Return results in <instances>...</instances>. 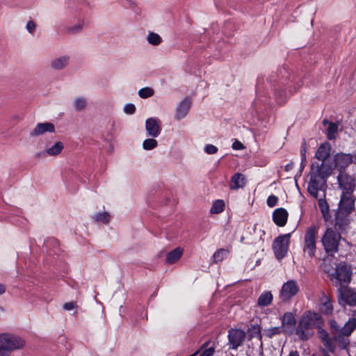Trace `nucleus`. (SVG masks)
Wrapping results in <instances>:
<instances>
[{"instance_id": "obj_1", "label": "nucleus", "mask_w": 356, "mask_h": 356, "mask_svg": "<svg viewBox=\"0 0 356 356\" xmlns=\"http://www.w3.org/2000/svg\"><path fill=\"white\" fill-rule=\"evenodd\" d=\"M329 325L333 340L341 348H346L350 343V335L356 328V318H350L343 325L332 319L329 321Z\"/></svg>"}, {"instance_id": "obj_2", "label": "nucleus", "mask_w": 356, "mask_h": 356, "mask_svg": "<svg viewBox=\"0 0 356 356\" xmlns=\"http://www.w3.org/2000/svg\"><path fill=\"white\" fill-rule=\"evenodd\" d=\"M25 340L18 335L10 333L0 334V356H8L15 350L25 346Z\"/></svg>"}, {"instance_id": "obj_3", "label": "nucleus", "mask_w": 356, "mask_h": 356, "mask_svg": "<svg viewBox=\"0 0 356 356\" xmlns=\"http://www.w3.org/2000/svg\"><path fill=\"white\" fill-rule=\"evenodd\" d=\"M320 315L317 313L307 312L301 318L297 327L296 334L302 340H307L312 336V330L319 320Z\"/></svg>"}, {"instance_id": "obj_4", "label": "nucleus", "mask_w": 356, "mask_h": 356, "mask_svg": "<svg viewBox=\"0 0 356 356\" xmlns=\"http://www.w3.org/2000/svg\"><path fill=\"white\" fill-rule=\"evenodd\" d=\"M341 239V236L338 232L332 228H328L322 236L321 243L325 252L332 255L338 252Z\"/></svg>"}, {"instance_id": "obj_5", "label": "nucleus", "mask_w": 356, "mask_h": 356, "mask_svg": "<svg viewBox=\"0 0 356 356\" xmlns=\"http://www.w3.org/2000/svg\"><path fill=\"white\" fill-rule=\"evenodd\" d=\"M354 200L352 194H341L338 209L336 211V223L346 218L354 210Z\"/></svg>"}, {"instance_id": "obj_6", "label": "nucleus", "mask_w": 356, "mask_h": 356, "mask_svg": "<svg viewBox=\"0 0 356 356\" xmlns=\"http://www.w3.org/2000/svg\"><path fill=\"white\" fill-rule=\"evenodd\" d=\"M316 235L317 228L316 226L309 227L305 232L303 252L311 258L314 257L316 250Z\"/></svg>"}, {"instance_id": "obj_7", "label": "nucleus", "mask_w": 356, "mask_h": 356, "mask_svg": "<svg viewBox=\"0 0 356 356\" xmlns=\"http://www.w3.org/2000/svg\"><path fill=\"white\" fill-rule=\"evenodd\" d=\"M291 234H286L277 236L273 241V250L277 259H283L289 250Z\"/></svg>"}, {"instance_id": "obj_8", "label": "nucleus", "mask_w": 356, "mask_h": 356, "mask_svg": "<svg viewBox=\"0 0 356 356\" xmlns=\"http://www.w3.org/2000/svg\"><path fill=\"white\" fill-rule=\"evenodd\" d=\"M339 188L341 194H353L356 187V179L346 172H341L337 177Z\"/></svg>"}, {"instance_id": "obj_9", "label": "nucleus", "mask_w": 356, "mask_h": 356, "mask_svg": "<svg viewBox=\"0 0 356 356\" xmlns=\"http://www.w3.org/2000/svg\"><path fill=\"white\" fill-rule=\"evenodd\" d=\"M332 280L334 279V284H340L341 286H343V284H348L351 279V270L350 268L345 263H339L337 267L334 275H332Z\"/></svg>"}, {"instance_id": "obj_10", "label": "nucleus", "mask_w": 356, "mask_h": 356, "mask_svg": "<svg viewBox=\"0 0 356 356\" xmlns=\"http://www.w3.org/2000/svg\"><path fill=\"white\" fill-rule=\"evenodd\" d=\"M299 291V286L296 280H290L283 284L279 297L283 302L290 300Z\"/></svg>"}, {"instance_id": "obj_11", "label": "nucleus", "mask_w": 356, "mask_h": 356, "mask_svg": "<svg viewBox=\"0 0 356 356\" xmlns=\"http://www.w3.org/2000/svg\"><path fill=\"white\" fill-rule=\"evenodd\" d=\"M338 301L339 305L345 306L356 305V291L350 288L341 286L338 290Z\"/></svg>"}, {"instance_id": "obj_12", "label": "nucleus", "mask_w": 356, "mask_h": 356, "mask_svg": "<svg viewBox=\"0 0 356 356\" xmlns=\"http://www.w3.org/2000/svg\"><path fill=\"white\" fill-rule=\"evenodd\" d=\"M332 168L325 162L313 163L311 167L310 175L327 181V178L331 175Z\"/></svg>"}, {"instance_id": "obj_13", "label": "nucleus", "mask_w": 356, "mask_h": 356, "mask_svg": "<svg viewBox=\"0 0 356 356\" xmlns=\"http://www.w3.org/2000/svg\"><path fill=\"white\" fill-rule=\"evenodd\" d=\"M326 181L317 177L313 175H310L309 181L308 183L307 191L309 194L315 198H318L321 195L319 193L323 191V187ZM324 192H323V193Z\"/></svg>"}, {"instance_id": "obj_14", "label": "nucleus", "mask_w": 356, "mask_h": 356, "mask_svg": "<svg viewBox=\"0 0 356 356\" xmlns=\"http://www.w3.org/2000/svg\"><path fill=\"white\" fill-rule=\"evenodd\" d=\"M245 339V332L241 329H231L229 330L228 339L229 348L236 350L242 346Z\"/></svg>"}, {"instance_id": "obj_15", "label": "nucleus", "mask_w": 356, "mask_h": 356, "mask_svg": "<svg viewBox=\"0 0 356 356\" xmlns=\"http://www.w3.org/2000/svg\"><path fill=\"white\" fill-rule=\"evenodd\" d=\"M334 167L339 171L345 172L348 165L353 163V156L350 154L338 153L334 157Z\"/></svg>"}, {"instance_id": "obj_16", "label": "nucleus", "mask_w": 356, "mask_h": 356, "mask_svg": "<svg viewBox=\"0 0 356 356\" xmlns=\"http://www.w3.org/2000/svg\"><path fill=\"white\" fill-rule=\"evenodd\" d=\"M145 130L148 136L158 137L161 131V122L156 118H149L145 121Z\"/></svg>"}, {"instance_id": "obj_17", "label": "nucleus", "mask_w": 356, "mask_h": 356, "mask_svg": "<svg viewBox=\"0 0 356 356\" xmlns=\"http://www.w3.org/2000/svg\"><path fill=\"white\" fill-rule=\"evenodd\" d=\"M296 324L294 315L291 312H286L282 318V325L284 333L291 334L293 333Z\"/></svg>"}, {"instance_id": "obj_18", "label": "nucleus", "mask_w": 356, "mask_h": 356, "mask_svg": "<svg viewBox=\"0 0 356 356\" xmlns=\"http://www.w3.org/2000/svg\"><path fill=\"white\" fill-rule=\"evenodd\" d=\"M55 126L51 122L38 123L35 128L30 132L31 137H37L46 133H54Z\"/></svg>"}, {"instance_id": "obj_19", "label": "nucleus", "mask_w": 356, "mask_h": 356, "mask_svg": "<svg viewBox=\"0 0 356 356\" xmlns=\"http://www.w3.org/2000/svg\"><path fill=\"white\" fill-rule=\"evenodd\" d=\"M192 101L189 97H185L181 102L179 103L176 109L175 118L177 120H180L186 117L191 106Z\"/></svg>"}, {"instance_id": "obj_20", "label": "nucleus", "mask_w": 356, "mask_h": 356, "mask_svg": "<svg viewBox=\"0 0 356 356\" xmlns=\"http://www.w3.org/2000/svg\"><path fill=\"white\" fill-rule=\"evenodd\" d=\"M70 56L69 55H62L54 58L50 63L51 67L56 71H60L65 69L70 64Z\"/></svg>"}, {"instance_id": "obj_21", "label": "nucleus", "mask_w": 356, "mask_h": 356, "mask_svg": "<svg viewBox=\"0 0 356 356\" xmlns=\"http://www.w3.org/2000/svg\"><path fill=\"white\" fill-rule=\"evenodd\" d=\"M288 218V213L283 208L276 209L273 213V219L274 222L280 227L286 225Z\"/></svg>"}, {"instance_id": "obj_22", "label": "nucleus", "mask_w": 356, "mask_h": 356, "mask_svg": "<svg viewBox=\"0 0 356 356\" xmlns=\"http://www.w3.org/2000/svg\"><path fill=\"white\" fill-rule=\"evenodd\" d=\"M320 310L325 314H330L333 311V305L331 299L324 292L321 293L320 298Z\"/></svg>"}, {"instance_id": "obj_23", "label": "nucleus", "mask_w": 356, "mask_h": 356, "mask_svg": "<svg viewBox=\"0 0 356 356\" xmlns=\"http://www.w3.org/2000/svg\"><path fill=\"white\" fill-rule=\"evenodd\" d=\"M331 147L329 143L322 144L316 150L315 156L321 162H325L330 154Z\"/></svg>"}, {"instance_id": "obj_24", "label": "nucleus", "mask_w": 356, "mask_h": 356, "mask_svg": "<svg viewBox=\"0 0 356 356\" xmlns=\"http://www.w3.org/2000/svg\"><path fill=\"white\" fill-rule=\"evenodd\" d=\"M245 185V179L243 175L241 173L234 174L231 179L229 187L232 190H236L243 188Z\"/></svg>"}, {"instance_id": "obj_25", "label": "nucleus", "mask_w": 356, "mask_h": 356, "mask_svg": "<svg viewBox=\"0 0 356 356\" xmlns=\"http://www.w3.org/2000/svg\"><path fill=\"white\" fill-rule=\"evenodd\" d=\"M184 252V249L181 247H177L169 252L166 256V263L172 264L180 259Z\"/></svg>"}, {"instance_id": "obj_26", "label": "nucleus", "mask_w": 356, "mask_h": 356, "mask_svg": "<svg viewBox=\"0 0 356 356\" xmlns=\"http://www.w3.org/2000/svg\"><path fill=\"white\" fill-rule=\"evenodd\" d=\"M273 299V296L270 291H264L258 298L257 305L259 307L268 306L271 304Z\"/></svg>"}, {"instance_id": "obj_27", "label": "nucleus", "mask_w": 356, "mask_h": 356, "mask_svg": "<svg viewBox=\"0 0 356 356\" xmlns=\"http://www.w3.org/2000/svg\"><path fill=\"white\" fill-rule=\"evenodd\" d=\"M323 123L324 125L328 124V127L327 129V138L329 140L334 139L339 129L338 124L329 122L327 120H323Z\"/></svg>"}, {"instance_id": "obj_28", "label": "nucleus", "mask_w": 356, "mask_h": 356, "mask_svg": "<svg viewBox=\"0 0 356 356\" xmlns=\"http://www.w3.org/2000/svg\"><path fill=\"white\" fill-rule=\"evenodd\" d=\"M64 145L62 142H56L51 147H47L44 152L45 153L51 156H56L58 155L63 149Z\"/></svg>"}, {"instance_id": "obj_29", "label": "nucleus", "mask_w": 356, "mask_h": 356, "mask_svg": "<svg viewBox=\"0 0 356 356\" xmlns=\"http://www.w3.org/2000/svg\"><path fill=\"white\" fill-rule=\"evenodd\" d=\"M261 327L259 325H252L248 330L249 334V339L254 337H257L261 341L262 336L261 334ZM263 343L261 342V348H262Z\"/></svg>"}, {"instance_id": "obj_30", "label": "nucleus", "mask_w": 356, "mask_h": 356, "mask_svg": "<svg viewBox=\"0 0 356 356\" xmlns=\"http://www.w3.org/2000/svg\"><path fill=\"white\" fill-rule=\"evenodd\" d=\"M318 207L324 218L327 219L329 216V205L325 200V193L318 197Z\"/></svg>"}, {"instance_id": "obj_31", "label": "nucleus", "mask_w": 356, "mask_h": 356, "mask_svg": "<svg viewBox=\"0 0 356 356\" xmlns=\"http://www.w3.org/2000/svg\"><path fill=\"white\" fill-rule=\"evenodd\" d=\"M229 250L227 249L220 248L216 251L212 257L214 263L222 261L225 258L228 256Z\"/></svg>"}, {"instance_id": "obj_32", "label": "nucleus", "mask_w": 356, "mask_h": 356, "mask_svg": "<svg viewBox=\"0 0 356 356\" xmlns=\"http://www.w3.org/2000/svg\"><path fill=\"white\" fill-rule=\"evenodd\" d=\"M225 209V202L222 200H217L213 202L211 209L210 212L211 213H220L224 211Z\"/></svg>"}, {"instance_id": "obj_33", "label": "nucleus", "mask_w": 356, "mask_h": 356, "mask_svg": "<svg viewBox=\"0 0 356 356\" xmlns=\"http://www.w3.org/2000/svg\"><path fill=\"white\" fill-rule=\"evenodd\" d=\"M264 334L268 337L272 338L275 335L280 334L282 333H284L283 327H281V326L279 327H272L268 329H265L264 330Z\"/></svg>"}, {"instance_id": "obj_34", "label": "nucleus", "mask_w": 356, "mask_h": 356, "mask_svg": "<svg viewBox=\"0 0 356 356\" xmlns=\"http://www.w3.org/2000/svg\"><path fill=\"white\" fill-rule=\"evenodd\" d=\"M147 40L150 44L154 46H157L162 42L161 37L154 32L149 33L147 37Z\"/></svg>"}, {"instance_id": "obj_35", "label": "nucleus", "mask_w": 356, "mask_h": 356, "mask_svg": "<svg viewBox=\"0 0 356 356\" xmlns=\"http://www.w3.org/2000/svg\"><path fill=\"white\" fill-rule=\"evenodd\" d=\"M84 21L79 20L76 24L68 26L66 29L67 33L70 34H76L79 33L83 28Z\"/></svg>"}, {"instance_id": "obj_36", "label": "nucleus", "mask_w": 356, "mask_h": 356, "mask_svg": "<svg viewBox=\"0 0 356 356\" xmlns=\"http://www.w3.org/2000/svg\"><path fill=\"white\" fill-rule=\"evenodd\" d=\"M73 105L76 111H81L86 107L87 101L86 98L79 97L74 99Z\"/></svg>"}, {"instance_id": "obj_37", "label": "nucleus", "mask_w": 356, "mask_h": 356, "mask_svg": "<svg viewBox=\"0 0 356 356\" xmlns=\"http://www.w3.org/2000/svg\"><path fill=\"white\" fill-rule=\"evenodd\" d=\"M158 145L157 141L154 138L145 139L143 143V147L145 150H151L156 147Z\"/></svg>"}, {"instance_id": "obj_38", "label": "nucleus", "mask_w": 356, "mask_h": 356, "mask_svg": "<svg viewBox=\"0 0 356 356\" xmlns=\"http://www.w3.org/2000/svg\"><path fill=\"white\" fill-rule=\"evenodd\" d=\"M154 93V90L149 87L143 88L138 91V95L143 99L150 97L153 96Z\"/></svg>"}, {"instance_id": "obj_39", "label": "nucleus", "mask_w": 356, "mask_h": 356, "mask_svg": "<svg viewBox=\"0 0 356 356\" xmlns=\"http://www.w3.org/2000/svg\"><path fill=\"white\" fill-rule=\"evenodd\" d=\"M275 98L277 102L280 104H282L285 102L286 99V95L285 92L280 91L279 88H275Z\"/></svg>"}, {"instance_id": "obj_40", "label": "nucleus", "mask_w": 356, "mask_h": 356, "mask_svg": "<svg viewBox=\"0 0 356 356\" xmlns=\"http://www.w3.org/2000/svg\"><path fill=\"white\" fill-rule=\"evenodd\" d=\"M95 219L96 221H101L104 222H108L109 220V214L106 212L98 213L95 214Z\"/></svg>"}, {"instance_id": "obj_41", "label": "nucleus", "mask_w": 356, "mask_h": 356, "mask_svg": "<svg viewBox=\"0 0 356 356\" xmlns=\"http://www.w3.org/2000/svg\"><path fill=\"white\" fill-rule=\"evenodd\" d=\"M26 29L29 33L33 35L36 29V24L33 20H29L26 23Z\"/></svg>"}, {"instance_id": "obj_42", "label": "nucleus", "mask_w": 356, "mask_h": 356, "mask_svg": "<svg viewBox=\"0 0 356 356\" xmlns=\"http://www.w3.org/2000/svg\"><path fill=\"white\" fill-rule=\"evenodd\" d=\"M204 152L208 154H214L218 152V147L213 145L208 144L204 147Z\"/></svg>"}, {"instance_id": "obj_43", "label": "nucleus", "mask_w": 356, "mask_h": 356, "mask_svg": "<svg viewBox=\"0 0 356 356\" xmlns=\"http://www.w3.org/2000/svg\"><path fill=\"white\" fill-rule=\"evenodd\" d=\"M136 111V106L133 104H127L124 106V112L127 114L131 115Z\"/></svg>"}, {"instance_id": "obj_44", "label": "nucleus", "mask_w": 356, "mask_h": 356, "mask_svg": "<svg viewBox=\"0 0 356 356\" xmlns=\"http://www.w3.org/2000/svg\"><path fill=\"white\" fill-rule=\"evenodd\" d=\"M306 153H307V145L305 142H303L301 148H300V155H301V160H302V164L304 162H306Z\"/></svg>"}, {"instance_id": "obj_45", "label": "nucleus", "mask_w": 356, "mask_h": 356, "mask_svg": "<svg viewBox=\"0 0 356 356\" xmlns=\"http://www.w3.org/2000/svg\"><path fill=\"white\" fill-rule=\"evenodd\" d=\"M278 201V198L275 195H270L267 199V204L270 207H275Z\"/></svg>"}, {"instance_id": "obj_46", "label": "nucleus", "mask_w": 356, "mask_h": 356, "mask_svg": "<svg viewBox=\"0 0 356 356\" xmlns=\"http://www.w3.org/2000/svg\"><path fill=\"white\" fill-rule=\"evenodd\" d=\"M322 340L324 343V345L330 350H332L333 347L332 343L330 341L328 337L327 334H325L324 337H322Z\"/></svg>"}, {"instance_id": "obj_47", "label": "nucleus", "mask_w": 356, "mask_h": 356, "mask_svg": "<svg viewBox=\"0 0 356 356\" xmlns=\"http://www.w3.org/2000/svg\"><path fill=\"white\" fill-rule=\"evenodd\" d=\"M76 307V303L74 302H66L63 305V308L65 310L70 311Z\"/></svg>"}, {"instance_id": "obj_48", "label": "nucleus", "mask_w": 356, "mask_h": 356, "mask_svg": "<svg viewBox=\"0 0 356 356\" xmlns=\"http://www.w3.org/2000/svg\"><path fill=\"white\" fill-rule=\"evenodd\" d=\"M214 353L213 348H209L206 349L200 356H212Z\"/></svg>"}, {"instance_id": "obj_49", "label": "nucleus", "mask_w": 356, "mask_h": 356, "mask_svg": "<svg viewBox=\"0 0 356 356\" xmlns=\"http://www.w3.org/2000/svg\"><path fill=\"white\" fill-rule=\"evenodd\" d=\"M232 148L234 149H242L243 148V144L238 141V140H236L233 144H232Z\"/></svg>"}, {"instance_id": "obj_50", "label": "nucleus", "mask_w": 356, "mask_h": 356, "mask_svg": "<svg viewBox=\"0 0 356 356\" xmlns=\"http://www.w3.org/2000/svg\"><path fill=\"white\" fill-rule=\"evenodd\" d=\"M5 291H6L5 286L0 283V295L4 293Z\"/></svg>"}, {"instance_id": "obj_51", "label": "nucleus", "mask_w": 356, "mask_h": 356, "mask_svg": "<svg viewBox=\"0 0 356 356\" xmlns=\"http://www.w3.org/2000/svg\"><path fill=\"white\" fill-rule=\"evenodd\" d=\"M288 356H300L299 353L297 350L290 352Z\"/></svg>"}, {"instance_id": "obj_52", "label": "nucleus", "mask_w": 356, "mask_h": 356, "mask_svg": "<svg viewBox=\"0 0 356 356\" xmlns=\"http://www.w3.org/2000/svg\"><path fill=\"white\" fill-rule=\"evenodd\" d=\"M352 156H353V162L356 163V152H354V154L352 155Z\"/></svg>"}, {"instance_id": "obj_53", "label": "nucleus", "mask_w": 356, "mask_h": 356, "mask_svg": "<svg viewBox=\"0 0 356 356\" xmlns=\"http://www.w3.org/2000/svg\"><path fill=\"white\" fill-rule=\"evenodd\" d=\"M301 86V84L298 83L296 88L294 89V92H296Z\"/></svg>"}, {"instance_id": "obj_54", "label": "nucleus", "mask_w": 356, "mask_h": 356, "mask_svg": "<svg viewBox=\"0 0 356 356\" xmlns=\"http://www.w3.org/2000/svg\"><path fill=\"white\" fill-rule=\"evenodd\" d=\"M343 220L346 221V219H344V218H343ZM339 223L343 224V221L340 220V221H339V222L338 224H339Z\"/></svg>"}, {"instance_id": "obj_55", "label": "nucleus", "mask_w": 356, "mask_h": 356, "mask_svg": "<svg viewBox=\"0 0 356 356\" xmlns=\"http://www.w3.org/2000/svg\"><path fill=\"white\" fill-rule=\"evenodd\" d=\"M207 345V343H205L204 345H203V347L206 346Z\"/></svg>"}, {"instance_id": "obj_56", "label": "nucleus", "mask_w": 356, "mask_h": 356, "mask_svg": "<svg viewBox=\"0 0 356 356\" xmlns=\"http://www.w3.org/2000/svg\"><path fill=\"white\" fill-rule=\"evenodd\" d=\"M324 356H329L327 353L325 354Z\"/></svg>"}]
</instances>
